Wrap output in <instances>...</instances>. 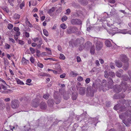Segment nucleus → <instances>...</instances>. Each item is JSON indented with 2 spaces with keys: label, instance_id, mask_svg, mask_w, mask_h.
Masks as SVG:
<instances>
[{
  "label": "nucleus",
  "instance_id": "f257e3e1",
  "mask_svg": "<svg viewBox=\"0 0 131 131\" xmlns=\"http://www.w3.org/2000/svg\"><path fill=\"white\" fill-rule=\"evenodd\" d=\"M106 81L105 80H103L102 85L100 86V88L103 91H105L109 89L113 88L114 92L118 93L122 91L123 92L125 91L127 89L128 90H131V86H128L127 87V83L126 82L122 81L120 85H116L113 86L114 82L110 78V81L108 82V86L106 85Z\"/></svg>",
  "mask_w": 131,
  "mask_h": 131
},
{
  "label": "nucleus",
  "instance_id": "f03ea898",
  "mask_svg": "<svg viewBox=\"0 0 131 131\" xmlns=\"http://www.w3.org/2000/svg\"><path fill=\"white\" fill-rule=\"evenodd\" d=\"M123 105L121 106L119 104H117L115 105L114 107V109L116 110H119L120 112H123L126 110V108L128 107L131 103V101L130 100H125L123 99L121 102Z\"/></svg>",
  "mask_w": 131,
  "mask_h": 131
},
{
  "label": "nucleus",
  "instance_id": "7ed1b4c3",
  "mask_svg": "<svg viewBox=\"0 0 131 131\" xmlns=\"http://www.w3.org/2000/svg\"><path fill=\"white\" fill-rule=\"evenodd\" d=\"M130 114L128 112L127 113L125 112L124 113H123L122 114L119 115V117L123 120V122L127 126H129V124H131V121H129L130 119L131 118L128 120V123L126 122L125 121L126 118L128 116H130Z\"/></svg>",
  "mask_w": 131,
  "mask_h": 131
},
{
  "label": "nucleus",
  "instance_id": "20e7f679",
  "mask_svg": "<svg viewBox=\"0 0 131 131\" xmlns=\"http://www.w3.org/2000/svg\"><path fill=\"white\" fill-rule=\"evenodd\" d=\"M119 59L122 62L126 63V65L124 66L123 67V69L124 70H126L128 69V58L125 55L122 54L120 56Z\"/></svg>",
  "mask_w": 131,
  "mask_h": 131
},
{
  "label": "nucleus",
  "instance_id": "39448f33",
  "mask_svg": "<svg viewBox=\"0 0 131 131\" xmlns=\"http://www.w3.org/2000/svg\"><path fill=\"white\" fill-rule=\"evenodd\" d=\"M94 42L95 44L96 49L97 50H100L101 49L103 46L102 42L100 41V40L97 38H95L94 39Z\"/></svg>",
  "mask_w": 131,
  "mask_h": 131
},
{
  "label": "nucleus",
  "instance_id": "423d86ee",
  "mask_svg": "<svg viewBox=\"0 0 131 131\" xmlns=\"http://www.w3.org/2000/svg\"><path fill=\"white\" fill-rule=\"evenodd\" d=\"M77 28L74 27H69L67 29V32L68 34L74 33L78 31Z\"/></svg>",
  "mask_w": 131,
  "mask_h": 131
},
{
  "label": "nucleus",
  "instance_id": "0eeeda50",
  "mask_svg": "<svg viewBox=\"0 0 131 131\" xmlns=\"http://www.w3.org/2000/svg\"><path fill=\"white\" fill-rule=\"evenodd\" d=\"M40 99L38 98L37 97L32 101L31 105L35 107H37L38 106L40 102Z\"/></svg>",
  "mask_w": 131,
  "mask_h": 131
},
{
  "label": "nucleus",
  "instance_id": "6e6552de",
  "mask_svg": "<svg viewBox=\"0 0 131 131\" xmlns=\"http://www.w3.org/2000/svg\"><path fill=\"white\" fill-rule=\"evenodd\" d=\"M19 102L18 101L14 100L12 101L11 102V106L13 108H16L19 106Z\"/></svg>",
  "mask_w": 131,
  "mask_h": 131
},
{
  "label": "nucleus",
  "instance_id": "1a4fd4ad",
  "mask_svg": "<svg viewBox=\"0 0 131 131\" xmlns=\"http://www.w3.org/2000/svg\"><path fill=\"white\" fill-rule=\"evenodd\" d=\"M71 23L73 25H80L81 24L82 21L80 19H73L71 20Z\"/></svg>",
  "mask_w": 131,
  "mask_h": 131
},
{
  "label": "nucleus",
  "instance_id": "9d476101",
  "mask_svg": "<svg viewBox=\"0 0 131 131\" xmlns=\"http://www.w3.org/2000/svg\"><path fill=\"white\" fill-rule=\"evenodd\" d=\"M84 39L83 38H78L75 41L74 45H76L80 44H83L84 42Z\"/></svg>",
  "mask_w": 131,
  "mask_h": 131
},
{
  "label": "nucleus",
  "instance_id": "9b49d317",
  "mask_svg": "<svg viewBox=\"0 0 131 131\" xmlns=\"http://www.w3.org/2000/svg\"><path fill=\"white\" fill-rule=\"evenodd\" d=\"M87 95H89L91 97H93L94 96V92L93 91H92L90 87H88L87 89Z\"/></svg>",
  "mask_w": 131,
  "mask_h": 131
},
{
  "label": "nucleus",
  "instance_id": "f8f14e48",
  "mask_svg": "<svg viewBox=\"0 0 131 131\" xmlns=\"http://www.w3.org/2000/svg\"><path fill=\"white\" fill-rule=\"evenodd\" d=\"M1 86H2V87L3 89L4 90H5V91H1V92L2 93L4 94H7L9 92L11 91H12L11 90H6V87L3 84H1Z\"/></svg>",
  "mask_w": 131,
  "mask_h": 131
},
{
  "label": "nucleus",
  "instance_id": "ddd939ff",
  "mask_svg": "<svg viewBox=\"0 0 131 131\" xmlns=\"http://www.w3.org/2000/svg\"><path fill=\"white\" fill-rule=\"evenodd\" d=\"M86 91V88L84 87H82L80 88L79 90V94L82 95L85 94Z\"/></svg>",
  "mask_w": 131,
  "mask_h": 131
},
{
  "label": "nucleus",
  "instance_id": "4468645a",
  "mask_svg": "<svg viewBox=\"0 0 131 131\" xmlns=\"http://www.w3.org/2000/svg\"><path fill=\"white\" fill-rule=\"evenodd\" d=\"M47 104L46 103L44 102H41L40 105V108L42 110H45L47 108Z\"/></svg>",
  "mask_w": 131,
  "mask_h": 131
},
{
  "label": "nucleus",
  "instance_id": "2eb2a0df",
  "mask_svg": "<svg viewBox=\"0 0 131 131\" xmlns=\"http://www.w3.org/2000/svg\"><path fill=\"white\" fill-rule=\"evenodd\" d=\"M123 70L120 69L117 71L116 72V74L117 76L119 77H121L122 76V74L123 73Z\"/></svg>",
  "mask_w": 131,
  "mask_h": 131
},
{
  "label": "nucleus",
  "instance_id": "dca6fc26",
  "mask_svg": "<svg viewBox=\"0 0 131 131\" xmlns=\"http://www.w3.org/2000/svg\"><path fill=\"white\" fill-rule=\"evenodd\" d=\"M29 61L28 60L26 59L24 57L22 58L21 63L23 64L27 65L29 63Z\"/></svg>",
  "mask_w": 131,
  "mask_h": 131
},
{
  "label": "nucleus",
  "instance_id": "f3484780",
  "mask_svg": "<svg viewBox=\"0 0 131 131\" xmlns=\"http://www.w3.org/2000/svg\"><path fill=\"white\" fill-rule=\"evenodd\" d=\"M115 63L116 66L118 67H121L122 66V63L119 60H116Z\"/></svg>",
  "mask_w": 131,
  "mask_h": 131
},
{
  "label": "nucleus",
  "instance_id": "a211bd4d",
  "mask_svg": "<svg viewBox=\"0 0 131 131\" xmlns=\"http://www.w3.org/2000/svg\"><path fill=\"white\" fill-rule=\"evenodd\" d=\"M54 69L57 70L61 72V69L60 65L58 64H56L54 65Z\"/></svg>",
  "mask_w": 131,
  "mask_h": 131
},
{
  "label": "nucleus",
  "instance_id": "6ab92c4d",
  "mask_svg": "<svg viewBox=\"0 0 131 131\" xmlns=\"http://www.w3.org/2000/svg\"><path fill=\"white\" fill-rule=\"evenodd\" d=\"M55 10L54 8L52 7L49 10L48 13L51 16H52L53 13Z\"/></svg>",
  "mask_w": 131,
  "mask_h": 131
},
{
  "label": "nucleus",
  "instance_id": "aec40b11",
  "mask_svg": "<svg viewBox=\"0 0 131 131\" xmlns=\"http://www.w3.org/2000/svg\"><path fill=\"white\" fill-rule=\"evenodd\" d=\"M25 23L30 28H32L33 27V25L30 23V21H28L27 18L26 19Z\"/></svg>",
  "mask_w": 131,
  "mask_h": 131
},
{
  "label": "nucleus",
  "instance_id": "412c9836",
  "mask_svg": "<svg viewBox=\"0 0 131 131\" xmlns=\"http://www.w3.org/2000/svg\"><path fill=\"white\" fill-rule=\"evenodd\" d=\"M15 80L16 81L17 84L20 85H24V83L22 81L20 80L17 78H15Z\"/></svg>",
  "mask_w": 131,
  "mask_h": 131
},
{
  "label": "nucleus",
  "instance_id": "4be33fe9",
  "mask_svg": "<svg viewBox=\"0 0 131 131\" xmlns=\"http://www.w3.org/2000/svg\"><path fill=\"white\" fill-rule=\"evenodd\" d=\"M78 96V95L76 93H72L71 98L72 100H76Z\"/></svg>",
  "mask_w": 131,
  "mask_h": 131
},
{
  "label": "nucleus",
  "instance_id": "5701e85b",
  "mask_svg": "<svg viewBox=\"0 0 131 131\" xmlns=\"http://www.w3.org/2000/svg\"><path fill=\"white\" fill-rule=\"evenodd\" d=\"M57 92H56L54 93V98L55 100H56L55 101V103L56 104H59L60 102V100L59 99H58V98L57 97H56L55 96L57 94Z\"/></svg>",
  "mask_w": 131,
  "mask_h": 131
},
{
  "label": "nucleus",
  "instance_id": "b1692460",
  "mask_svg": "<svg viewBox=\"0 0 131 131\" xmlns=\"http://www.w3.org/2000/svg\"><path fill=\"white\" fill-rule=\"evenodd\" d=\"M47 103L49 105L51 106H53L54 104L53 99H49L48 100Z\"/></svg>",
  "mask_w": 131,
  "mask_h": 131
},
{
  "label": "nucleus",
  "instance_id": "393cba45",
  "mask_svg": "<svg viewBox=\"0 0 131 131\" xmlns=\"http://www.w3.org/2000/svg\"><path fill=\"white\" fill-rule=\"evenodd\" d=\"M125 97V95L123 94V95L121 96H118L116 94H115L113 96V98L115 99H121V98H124Z\"/></svg>",
  "mask_w": 131,
  "mask_h": 131
},
{
  "label": "nucleus",
  "instance_id": "a878e982",
  "mask_svg": "<svg viewBox=\"0 0 131 131\" xmlns=\"http://www.w3.org/2000/svg\"><path fill=\"white\" fill-rule=\"evenodd\" d=\"M105 43L107 47H110L112 46V44L110 41L108 40H107L105 41Z\"/></svg>",
  "mask_w": 131,
  "mask_h": 131
},
{
  "label": "nucleus",
  "instance_id": "bb28decb",
  "mask_svg": "<svg viewBox=\"0 0 131 131\" xmlns=\"http://www.w3.org/2000/svg\"><path fill=\"white\" fill-rule=\"evenodd\" d=\"M20 15L16 13L13 16V18L15 19H19L20 17Z\"/></svg>",
  "mask_w": 131,
  "mask_h": 131
},
{
  "label": "nucleus",
  "instance_id": "cd10ccee",
  "mask_svg": "<svg viewBox=\"0 0 131 131\" xmlns=\"http://www.w3.org/2000/svg\"><path fill=\"white\" fill-rule=\"evenodd\" d=\"M92 45V43L90 41H87L85 44L84 47L88 48Z\"/></svg>",
  "mask_w": 131,
  "mask_h": 131
},
{
  "label": "nucleus",
  "instance_id": "c85d7f7f",
  "mask_svg": "<svg viewBox=\"0 0 131 131\" xmlns=\"http://www.w3.org/2000/svg\"><path fill=\"white\" fill-rule=\"evenodd\" d=\"M92 45V43L90 41H87L85 44L84 47L88 48Z\"/></svg>",
  "mask_w": 131,
  "mask_h": 131
},
{
  "label": "nucleus",
  "instance_id": "c756f323",
  "mask_svg": "<svg viewBox=\"0 0 131 131\" xmlns=\"http://www.w3.org/2000/svg\"><path fill=\"white\" fill-rule=\"evenodd\" d=\"M95 47L94 46L92 47L90 49V52L92 54H94L95 53Z\"/></svg>",
  "mask_w": 131,
  "mask_h": 131
},
{
  "label": "nucleus",
  "instance_id": "7c9ffc66",
  "mask_svg": "<svg viewBox=\"0 0 131 131\" xmlns=\"http://www.w3.org/2000/svg\"><path fill=\"white\" fill-rule=\"evenodd\" d=\"M128 79V77L127 75H124L122 77V79L124 81H127Z\"/></svg>",
  "mask_w": 131,
  "mask_h": 131
},
{
  "label": "nucleus",
  "instance_id": "2f4dec72",
  "mask_svg": "<svg viewBox=\"0 0 131 131\" xmlns=\"http://www.w3.org/2000/svg\"><path fill=\"white\" fill-rule=\"evenodd\" d=\"M69 97V94H65L63 96V98L66 100L68 99Z\"/></svg>",
  "mask_w": 131,
  "mask_h": 131
},
{
  "label": "nucleus",
  "instance_id": "473e14b6",
  "mask_svg": "<svg viewBox=\"0 0 131 131\" xmlns=\"http://www.w3.org/2000/svg\"><path fill=\"white\" fill-rule=\"evenodd\" d=\"M59 58L60 59L63 60H64L65 59V56L62 53L60 54Z\"/></svg>",
  "mask_w": 131,
  "mask_h": 131
},
{
  "label": "nucleus",
  "instance_id": "72a5a7b5",
  "mask_svg": "<svg viewBox=\"0 0 131 131\" xmlns=\"http://www.w3.org/2000/svg\"><path fill=\"white\" fill-rule=\"evenodd\" d=\"M109 76L113 78L115 76V73L112 72H110L109 73Z\"/></svg>",
  "mask_w": 131,
  "mask_h": 131
},
{
  "label": "nucleus",
  "instance_id": "f704fd0d",
  "mask_svg": "<svg viewBox=\"0 0 131 131\" xmlns=\"http://www.w3.org/2000/svg\"><path fill=\"white\" fill-rule=\"evenodd\" d=\"M25 4L24 2V1H23L21 4H20V9H22L23 7L25 6Z\"/></svg>",
  "mask_w": 131,
  "mask_h": 131
},
{
  "label": "nucleus",
  "instance_id": "c9c22d12",
  "mask_svg": "<svg viewBox=\"0 0 131 131\" xmlns=\"http://www.w3.org/2000/svg\"><path fill=\"white\" fill-rule=\"evenodd\" d=\"M43 34L44 35L46 36H48V31L46 29H44L43 30Z\"/></svg>",
  "mask_w": 131,
  "mask_h": 131
},
{
  "label": "nucleus",
  "instance_id": "e433bc0d",
  "mask_svg": "<svg viewBox=\"0 0 131 131\" xmlns=\"http://www.w3.org/2000/svg\"><path fill=\"white\" fill-rule=\"evenodd\" d=\"M68 19L67 17L66 16L64 15L61 18V20L62 22H64V21H66Z\"/></svg>",
  "mask_w": 131,
  "mask_h": 131
},
{
  "label": "nucleus",
  "instance_id": "4c0bfd02",
  "mask_svg": "<svg viewBox=\"0 0 131 131\" xmlns=\"http://www.w3.org/2000/svg\"><path fill=\"white\" fill-rule=\"evenodd\" d=\"M52 72L55 74H59L61 72V71H59V70L58 71L57 70H53Z\"/></svg>",
  "mask_w": 131,
  "mask_h": 131
},
{
  "label": "nucleus",
  "instance_id": "58836bf2",
  "mask_svg": "<svg viewBox=\"0 0 131 131\" xmlns=\"http://www.w3.org/2000/svg\"><path fill=\"white\" fill-rule=\"evenodd\" d=\"M23 34L25 35V36L27 38H29L30 36L29 33V32H24L23 33Z\"/></svg>",
  "mask_w": 131,
  "mask_h": 131
},
{
  "label": "nucleus",
  "instance_id": "ea45409f",
  "mask_svg": "<svg viewBox=\"0 0 131 131\" xmlns=\"http://www.w3.org/2000/svg\"><path fill=\"white\" fill-rule=\"evenodd\" d=\"M13 25L11 24H9L8 25L7 28L9 29H11L13 27Z\"/></svg>",
  "mask_w": 131,
  "mask_h": 131
},
{
  "label": "nucleus",
  "instance_id": "a19ab883",
  "mask_svg": "<svg viewBox=\"0 0 131 131\" xmlns=\"http://www.w3.org/2000/svg\"><path fill=\"white\" fill-rule=\"evenodd\" d=\"M31 81V80L30 79H28L26 81V84L27 85H30L31 84H29V83H30Z\"/></svg>",
  "mask_w": 131,
  "mask_h": 131
},
{
  "label": "nucleus",
  "instance_id": "79ce46f5",
  "mask_svg": "<svg viewBox=\"0 0 131 131\" xmlns=\"http://www.w3.org/2000/svg\"><path fill=\"white\" fill-rule=\"evenodd\" d=\"M60 27L61 28L64 29H65L67 27L65 24L64 23H63L61 25Z\"/></svg>",
  "mask_w": 131,
  "mask_h": 131
},
{
  "label": "nucleus",
  "instance_id": "37998d69",
  "mask_svg": "<svg viewBox=\"0 0 131 131\" xmlns=\"http://www.w3.org/2000/svg\"><path fill=\"white\" fill-rule=\"evenodd\" d=\"M104 76L106 78H108V76H109V74H108L107 72V71L105 70V71L104 72Z\"/></svg>",
  "mask_w": 131,
  "mask_h": 131
},
{
  "label": "nucleus",
  "instance_id": "c03bdc74",
  "mask_svg": "<svg viewBox=\"0 0 131 131\" xmlns=\"http://www.w3.org/2000/svg\"><path fill=\"white\" fill-rule=\"evenodd\" d=\"M46 50L48 51V52H47L48 54L50 55H51L52 53L50 49L47 47H46Z\"/></svg>",
  "mask_w": 131,
  "mask_h": 131
},
{
  "label": "nucleus",
  "instance_id": "a18cd8bd",
  "mask_svg": "<svg viewBox=\"0 0 131 131\" xmlns=\"http://www.w3.org/2000/svg\"><path fill=\"white\" fill-rule=\"evenodd\" d=\"M4 63L6 65H8L9 63V61L6 58H4Z\"/></svg>",
  "mask_w": 131,
  "mask_h": 131
},
{
  "label": "nucleus",
  "instance_id": "49530a36",
  "mask_svg": "<svg viewBox=\"0 0 131 131\" xmlns=\"http://www.w3.org/2000/svg\"><path fill=\"white\" fill-rule=\"evenodd\" d=\"M77 80L78 81L80 82L83 80V78L82 77L79 76L77 78Z\"/></svg>",
  "mask_w": 131,
  "mask_h": 131
},
{
  "label": "nucleus",
  "instance_id": "de8ad7c7",
  "mask_svg": "<svg viewBox=\"0 0 131 131\" xmlns=\"http://www.w3.org/2000/svg\"><path fill=\"white\" fill-rule=\"evenodd\" d=\"M49 97V95L48 94H46L43 95V97L45 99H48Z\"/></svg>",
  "mask_w": 131,
  "mask_h": 131
},
{
  "label": "nucleus",
  "instance_id": "09e8293b",
  "mask_svg": "<svg viewBox=\"0 0 131 131\" xmlns=\"http://www.w3.org/2000/svg\"><path fill=\"white\" fill-rule=\"evenodd\" d=\"M37 66L41 68H42L43 67V64L40 63H38Z\"/></svg>",
  "mask_w": 131,
  "mask_h": 131
},
{
  "label": "nucleus",
  "instance_id": "8fccbe9b",
  "mask_svg": "<svg viewBox=\"0 0 131 131\" xmlns=\"http://www.w3.org/2000/svg\"><path fill=\"white\" fill-rule=\"evenodd\" d=\"M114 63H111L110 64V67L112 69H114L115 68L114 66Z\"/></svg>",
  "mask_w": 131,
  "mask_h": 131
},
{
  "label": "nucleus",
  "instance_id": "3c124183",
  "mask_svg": "<svg viewBox=\"0 0 131 131\" xmlns=\"http://www.w3.org/2000/svg\"><path fill=\"white\" fill-rule=\"evenodd\" d=\"M30 60L31 62L32 63H34L35 62V59L32 57H30Z\"/></svg>",
  "mask_w": 131,
  "mask_h": 131
},
{
  "label": "nucleus",
  "instance_id": "603ef678",
  "mask_svg": "<svg viewBox=\"0 0 131 131\" xmlns=\"http://www.w3.org/2000/svg\"><path fill=\"white\" fill-rule=\"evenodd\" d=\"M13 29L16 32L20 30L19 28L18 27H14Z\"/></svg>",
  "mask_w": 131,
  "mask_h": 131
},
{
  "label": "nucleus",
  "instance_id": "864d4df0",
  "mask_svg": "<svg viewBox=\"0 0 131 131\" xmlns=\"http://www.w3.org/2000/svg\"><path fill=\"white\" fill-rule=\"evenodd\" d=\"M70 74L71 75H72L73 76H76L78 75V73H74V72L73 71H72L71 72Z\"/></svg>",
  "mask_w": 131,
  "mask_h": 131
},
{
  "label": "nucleus",
  "instance_id": "5fc2aeb1",
  "mask_svg": "<svg viewBox=\"0 0 131 131\" xmlns=\"http://www.w3.org/2000/svg\"><path fill=\"white\" fill-rule=\"evenodd\" d=\"M19 43L21 45H23L24 44V42L21 40H19Z\"/></svg>",
  "mask_w": 131,
  "mask_h": 131
},
{
  "label": "nucleus",
  "instance_id": "6e6d98bb",
  "mask_svg": "<svg viewBox=\"0 0 131 131\" xmlns=\"http://www.w3.org/2000/svg\"><path fill=\"white\" fill-rule=\"evenodd\" d=\"M90 81V79L89 78H87L85 80V82L87 84H88L89 83Z\"/></svg>",
  "mask_w": 131,
  "mask_h": 131
},
{
  "label": "nucleus",
  "instance_id": "4d7b16f0",
  "mask_svg": "<svg viewBox=\"0 0 131 131\" xmlns=\"http://www.w3.org/2000/svg\"><path fill=\"white\" fill-rule=\"evenodd\" d=\"M29 50L32 53H35V50L34 48L32 47H30L29 48Z\"/></svg>",
  "mask_w": 131,
  "mask_h": 131
},
{
  "label": "nucleus",
  "instance_id": "13d9d810",
  "mask_svg": "<svg viewBox=\"0 0 131 131\" xmlns=\"http://www.w3.org/2000/svg\"><path fill=\"white\" fill-rule=\"evenodd\" d=\"M37 4V3L36 1V0H34L32 1V5L33 6H35Z\"/></svg>",
  "mask_w": 131,
  "mask_h": 131
},
{
  "label": "nucleus",
  "instance_id": "bf43d9fd",
  "mask_svg": "<svg viewBox=\"0 0 131 131\" xmlns=\"http://www.w3.org/2000/svg\"><path fill=\"white\" fill-rule=\"evenodd\" d=\"M66 74L65 73H63L60 75V77L61 78H63L65 77Z\"/></svg>",
  "mask_w": 131,
  "mask_h": 131
},
{
  "label": "nucleus",
  "instance_id": "052dcab7",
  "mask_svg": "<svg viewBox=\"0 0 131 131\" xmlns=\"http://www.w3.org/2000/svg\"><path fill=\"white\" fill-rule=\"evenodd\" d=\"M77 61L78 62H79L81 61L80 58L79 56H77Z\"/></svg>",
  "mask_w": 131,
  "mask_h": 131
},
{
  "label": "nucleus",
  "instance_id": "680f3d73",
  "mask_svg": "<svg viewBox=\"0 0 131 131\" xmlns=\"http://www.w3.org/2000/svg\"><path fill=\"white\" fill-rule=\"evenodd\" d=\"M58 50L60 51H61L62 50L61 47L59 45L58 46Z\"/></svg>",
  "mask_w": 131,
  "mask_h": 131
},
{
  "label": "nucleus",
  "instance_id": "e2e57ef3",
  "mask_svg": "<svg viewBox=\"0 0 131 131\" xmlns=\"http://www.w3.org/2000/svg\"><path fill=\"white\" fill-rule=\"evenodd\" d=\"M9 71L10 73L12 75V76H14L15 75L13 72L10 69H9Z\"/></svg>",
  "mask_w": 131,
  "mask_h": 131
},
{
  "label": "nucleus",
  "instance_id": "0e129e2a",
  "mask_svg": "<svg viewBox=\"0 0 131 131\" xmlns=\"http://www.w3.org/2000/svg\"><path fill=\"white\" fill-rule=\"evenodd\" d=\"M67 12L65 13L66 14L68 15L70 13V9H68L66 10Z\"/></svg>",
  "mask_w": 131,
  "mask_h": 131
},
{
  "label": "nucleus",
  "instance_id": "69168bd1",
  "mask_svg": "<svg viewBox=\"0 0 131 131\" xmlns=\"http://www.w3.org/2000/svg\"><path fill=\"white\" fill-rule=\"evenodd\" d=\"M39 74L40 76L42 77L45 76L46 75V74L43 72L40 73H39Z\"/></svg>",
  "mask_w": 131,
  "mask_h": 131
},
{
  "label": "nucleus",
  "instance_id": "338daca9",
  "mask_svg": "<svg viewBox=\"0 0 131 131\" xmlns=\"http://www.w3.org/2000/svg\"><path fill=\"white\" fill-rule=\"evenodd\" d=\"M0 82H2L5 84L7 85L6 82L4 80H3L1 78H0Z\"/></svg>",
  "mask_w": 131,
  "mask_h": 131
},
{
  "label": "nucleus",
  "instance_id": "774afa93",
  "mask_svg": "<svg viewBox=\"0 0 131 131\" xmlns=\"http://www.w3.org/2000/svg\"><path fill=\"white\" fill-rule=\"evenodd\" d=\"M10 47V45L8 44H6L5 45V48L6 49H9Z\"/></svg>",
  "mask_w": 131,
  "mask_h": 131
}]
</instances>
